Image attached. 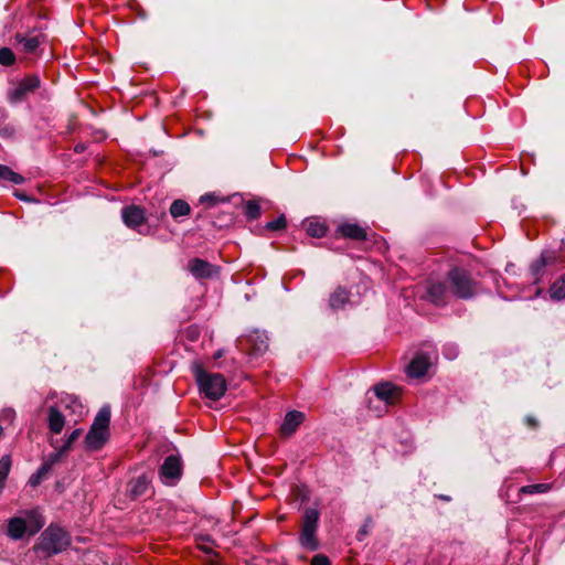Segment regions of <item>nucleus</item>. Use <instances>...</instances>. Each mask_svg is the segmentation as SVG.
<instances>
[{"label":"nucleus","instance_id":"6ab92c4d","mask_svg":"<svg viewBox=\"0 0 565 565\" xmlns=\"http://www.w3.org/2000/svg\"><path fill=\"white\" fill-rule=\"evenodd\" d=\"M349 302V292L342 287H338L329 298V307L332 310L343 309Z\"/></svg>","mask_w":565,"mask_h":565},{"label":"nucleus","instance_id":"7ed1b4c3","mask_svg":"<svg viewBox=\"0 0 565 565\" xmlns=\"http://www.w3.org/2000/svg\"><path fill=\"white\" fill-rule=\"evenodd\" d=\"M110 407L103 406L96 414L94 422L85 436V447L87 450L97 451L107 443L110 431Z\"/></svg>","mask_w":565,"mask_h":565},{"label":"nucleus","instance_id":"a878e982","mask_svg":"<svg viewBox=\"0 0 565 565\" xmlns=\"http://www.w3.org/2000/svg\"><path fill=\"white\" fill-rule=\"evenodd\" d=\"M327 232V227L324 224L318 222V221H309L307 225V233L311 237L320 238L324 236Z\"/></svg>","mask_w":565,"mask_h":565},{"label":"nucleus","instance_id":"20e7f679","mask_svg":"<svg viewBox=\"0 0 565 565\" xmlns=\"http://www.w3.org/2000/svg\"><path fill=\"white\" fill-rule=\"evenodd\" d=\"M24 518L14 516L8 521L7 534L12 540H21L25 534L35 535L45 524L39 509L24 512Z\"/></svg>","mask_w":565,"mask_h":565},{"label":"nucleus","instance_id":"423d86ee","mask_svg":"<svg viewBox=\"0 0 565 565\" xmlns=\"http://www.w3.org/2000/svg\"><path fill=\"white\" fill-rule=\"evenodd\" d=\"M319 518L320 513L315 508H307L303 512L299 543L308 551H316L319 547L317 540Z\"/></svg>","mask_w":565,"mask_h":565},{"label":"nucleus","instance_id":"f704fd0d","mask_svg":"<svg viewBox=\"0 0 565 565\" xmlns=\"http://www.w3.org/2000/svg\"><path fill=\"white\" fill-rule=\"evenodd\" d=\"M370 388L381 390V388H398V387L395 384H393L392 382L381 381V382H377V383L373 384L372 386H370Z\"/></svg>","mask_w":565,"mask_h":565},{"label":"nucleus","instance_id":"aec40b11","mask_svg":"<svg viewBox=\"0 0 565 565\" xmlns=\"http://www.w3.org/2000/svg\"><path fill=\"white\" fill-rule=\"evenodd\" d=\"M17 41L22 44L23 51L26 53H33L39 45L44 41V35H29L22 36L20 34L17 35Z\"/></svg>","mask_w":565,"mask_h":565},{"label":"nucleus","instance_id":"0eeeda50","mask_svg":"<svg viewBox=\"0 0 565 565\" xmlns=\"http://www.w3.org/2000/svg\"><path fill=\"white\" fill-rule=\"evenodd\" d=\"M403 391H366L369 409L376 417L384 415L388 407L396 404L402 397Z\"/></svg>","mask_w":565,"mask_h":565},{"label":"nucleus","instance_id":"79ce46f5","mask_svg":"<svg viewBox=\"0 0 565 565\" xmlns=\"http://www.w3.org/2000/svg\"><path fill=\"white\" fill-rule=\"evenodd\" d=\"M234 380L232 379L231 382H230V385H233V386H239L242 385L241 382H233Z\"/></svg>","mask_w":565,"mask_h":565},{"label":"nucleus","instance_id":"f8f14e48","mask_svg":"<svg viewBox=\"0 0 565 565\" xmlns=\"http://www.w3.org/2000/svg\"><path fill=\"white\" fill-rule=\"evenodd\" d=\"M182 475V461L179 456H168L160 467V477L166 484H174Z\"/></svg>","mask_w":565,"mask_h":565},{"label":"nucleus","instance_id":"9b49d317","mask_svg":"<svg viewBox=\"0 0 565 565\" xmlns=\"http://www.w3.org/2000/svg\"><path fill=\"white\" fill-rule=\"evenodd\" d=\"M41 85V79L36 74L25 76L14 88L8 92V99L10 103H20L23 98L38 89Z\"/></svg>","mask_w":565,"mask_h":565},{"label":"nucleus","instance_id":"37998d69","mask_svg":"<svg viewBox=\"0 0 565 565\" xmlns=\"http://www.w3.org/2000/svg\"><path fill=\"white\" fill-rule=\"evenodd\" d=\"M512 268H513V264H509V265L507 266L505 270L509 273L510 270H512Z\"/></svg>","mask_w":565,"mask_h":565},{"label":"nucleus","instance_id":"e433bc0d","mask_svg":"<svg viewBox=\"0 0 565 565\" xmlns=\"http://www.w3.org/2000/svg\"><path fill=\"white\" fill-rule=\"evenodd\" d=\"M216 202V199L214 194L212 193H205L200 198V203H207L210 205H214Z\"/></svg>","mask_w":565,"mask_h":565},{"label":"nucleus","instance_id":"72a5a7b5","mask_svg":"<svg viewBox=\"0 0 565 565\" xmlns=\"http://www.w3.org/2000/svg\"><path fill=\"white\" fill-rule=\"evenodd\" d=\"M310 565H331V562L328 556L317 554L311 558Z\"/></svg>","mask_w":565,"mask_h":565},{"label":"nucleus","instance_id":"6e6552de","mask_svg":"<svg viewBox=\"0 0 565 565\" xmlns=\"http://www.w3.org/2000/svg\"><path fill=\"white\" fill-rule=\"evenodd\" d=\"M191 373L198 388H227V382L222 374L210 372L198 362L191 365Z\"/></svg>","mask_w":565,"mask_h":565},{"label":"nucleus","instance_id":"bb28decb","mask_svg":"<svg viewBox=\"0 0 565 565\" xmlns=\"http://www.w3.org/2000/svg\"><path fill=\"white\" fill-rule=\"evenodd\" d=\"M82 433L83 430L81 428L74 429L64 440L63 445L57 448L58 454L62 455L67 452L72 448V445L79 438Z\"/></svg>","mask_w":565,"mask_h":565},{"label":"nucleus","instance_id":"58836bf2","mask_svg":"<svg viewBox=\"0 0 565 565\" xmlns=\"http://www.w3.org/2000/svg\"><path fill=\"white\" fill-rule=\"evenodd\" d=\"M15 196L21 200V201H30V199L28 198V195H25L24 193H19L17 192L15 193Z\"/></svg>","mask_w":565,"mask_h":565},{"label":"nucleus","instance_id":"f03ea898","mask_svg":"<svg viewBox=\"0 0 565 565\" xmlns=\"http://www.w3.org/2000/svg\"><path fill=\"white\" fill-rule=\"evenodd\" d=\"M446 277L451 296L458 299L470 300L481 292V284L462 267H452Z\"/></svg>","mask_w":565,"mask_h":565},{"label":"nucleus","instance_id":"ddd939ff","mask_svg":"<svg viewBox=\"0 0 565 565\" xmlns=\"http://www.w3.org/2000/svg\"><path fill=\"white\" fill-rule=\"evenodd\" d=\"M249 355L258 358L263 355L269 345V338L265 331L253 330L246 335Z\"/></svg>","mask_w":565,"mask_h":565},{"label":"nucleus","instance_id":"1a4fd4ad","mask_svg":"<svg viewBox=\"0 0 565 565\" xmlns=\"http://www.w3.org/2000/svg\"><path fill=\"white\" fill-rule=\"evenodd\" d=\"M186 269L196 280L217 278L221 270L218 266L199 257L191 258Z\"/></svg>","mask_w":565,"mask_h":565},{"label":"nucleus","instance_id":"473e14b6","mask_svg":"<svg viewBox=\"0 0 565 565\" xmlns=\"http://www.w3.org/2000/svg\"><path fill=\"white\" fill-rule=\"evenodd\" d=\"M47 471V468L45 466L41 467L36 473H34L33 476H31L30 480H29V483L32 486V487H36L41 480H42V477L46 473Z\"/></svg>","mask_w":565,"mask_h":565},{"label":"nucleus","instance_id":"a19ab883","mask_svg":"<svg viewBox=\"0 0 565 565\" xmlns=\"http://www.w3.org/2000/svg\"><path fill=\"white\" fill-rule=\"evenodd\" d=\"M222 355H223V350H218V351H216V352H215L214 358H215V359H218V358H221Z\"/></svg>","mask_w":565,"mask_h":565},{"label":"nucleus","instance_id":"4be33fe9","mask_svg":"<svg viewBox=\"0 0 565 565\" xmlns=\"http://www.w3.org/2000/svg\"><path fill=\"white\" fill-rule=\"evenodd\" d=\"M149 488V482L145 476L138 477L130 481L129 483V493L130 497L136 499L146 494Z\"/></svg>","mask_w":565,"mask_h":565},{"label":"nucleus","instance_id":"412c9836","mask_svg":"<svg viewBox=\"0 0 565 565\" xmlns=\"http://www.w3.org/2000/svg\"><path fill=\"white\" fill-rule=\"evenodd\" d=\"M199 396L209 407L218 408L217 403L225 397L226 391H198Z\"/></svg>","mask_w":565,"mask_h":565},{"label":"nucleus","instance_id":"cd10ccee","mask_svg":"<svg viewBox=\"0 0 565 565\" xmlns=\"http://www.w3.org/2000/svg\"><path fill=\"white\" fill-rule=\"evenodd\" d=\"M551 486L547 483H536V484H529L524 486L520 489L521 493L524 494H535V493H545L550 491Z\"/></svg>","mask_w":565,"mask_h":565},{"label":"nucleus","instance_id":"c85d7f7f","mask_svg":"<svg viewBox=\"0 0 565 565\" xmlns=\"http://www.w3.org/2000/svg\"><path fill=\"white\" fill-rule=\"evenodd\" d=\"M245 216L250 221L260 216V206L256 201H248L245 204Z\"/></svg>","mask_w":565,"mask_h":565},{"label":"nucleus","instance_id":"c9c22d12","mask_svg":"<svg viewBox=\"0 0 565 565\" xmlns=\"http://www.w3.org/2000/svg\"><path fill=\"white\" fill-rule=\"evenodd\" d=\"M371 526H372V521L369 519V520H366L365 524L358 532V539L362 540V537L369 533V530L371 529Z\"/></svg>","mask_w":565,"mask_h":565},{"label":"nucleus","instance_id":"c03bdc74","mask_svg":"<svg viewBox=\"0 0 565 565\" xmlns=\"http://www.w3.org/2000/svg\"><path fill=\"white\" fill-rule=\"evenodd\" d=\"M440 498H441V499H444V500H449V498H448V497H446V495H443V497H440Z\"/></svg>","mask_w":565,"mask_h":565},{"label":"nucleus","instance_id":"c756f323","mask_svg":"<svg viewBox=\"0 0 565 565\" xmlns=\"http://www.w3.org/2000/svg\"><path fill=\"white\" fill-rule=\"evenodd\" d=\"M443 355L449 361L457 359L459 355V347L452 342L446 343L443 347Z\"/></svg>","mask_w":565,"mask_h":565},{"label":"nucleus","instance_id":"2eb2a0df","mask_svg":"<svg viewBox=\"0 0 565 565\" xmlns=\"http://www.w3.org/2000/svg\"><path fill=\"white\" fill-rule=\"evenodd\" d=\"M305 414L299 411H290L285 415V418L280 425L279 433L284 438L291 437L298 427L305 422Z\"/></svg>","mask_w":565,"mask_h":565},{"label":"nucleus","instance_id":"4468645a","mask_svg":"<svg viewBox=\"0 0 565 565\" xmlns=\"http://www.w3.org/2000/svg\"><path fill=\"white\" fill-rule=\"evenodd\" d=\"M121 217L126 226L141 233L139 227L146 222V214L142 207L137 205L125 206L121 210Z\"/></svg>","mask_w":565,"mask_h":565},{"label":"nucleus","instance_id":"4c0bfd02","mask_svg":"<svg viewBox=\"0 0 565 565\" xmlns=\"http://www.w3.org/2000/svg\"><path fill=\"white\" fill-rule=\"evenodd\" d=\"M525 422H526V424L529 425V427H531V428H536V427H537V425H539V424H537V420H536L534 417H532V416H527V417L525 418Z\"/></svg>","mask_w":565,"mask_h":565},{"label":"nucleus","instance_id":"ea45409f","mask_svg":"<svg viewBox=\"0 0 565 565\" xmlns=\"http://www.w3.org/2000/svg\"><path fill=\"white\" fill-rule=\"evenodd\" d=\"M83 150H84V146H83V145H77V146L75 147V151H76V152H82Z\"/></svg>","mask_w":565,"mask_h":565},{"label":"nucleus","instance_id":"b1692460","mask_svg":"<svg viewBox=\"0 0 565 565\" xmlns=\"http://www.w3.org/2000/svg\"><path fill=\"white\" fill-rule=\"evenodd\" d=\"M0 180L12 182L13 184H22L24 178L12 171L9 167L0 164Z\"/></svg>","mask_w":565,"mask_h":565},{"label":"nucleus","instance_id":"5701e85b","mask_svg":"<svg viewBox=\"0 0 565 565\" xmlns=\"http://www.w3.org/2000/svg\"><path fill=\"white\" fill-rule=\"evenodd\" d=\"M190 205L184 200H174L170 206V214L173 218L190 214Z\"/></svg>","mask_w":565,"mask_h":565},{"label":"nucleus","instance_id":"7c9ffc66","mask_svg":"<svg viewBox=\"0 0 565 565\" xmlns=\"http://www.w3.org/2000/svg\"><path fill=\"white\" fill-rule=\"evenodd\" d=\"M15 56L11 49L1 47L0 49V64L4 66H10L14 63Z\"/></svg>","mask_w":565,"mask_h":565},{"label":"nucleus","instance_id":"f3484780","mask_svg":"<svg viewBox=\"0 0 565 565\" xmlns=\"http://www.w3.org/2000/svg\"><path fill=\"white\" fill-rule=\"evenodd\" d=\"M337 232L345 238H351V239H356V241L366 238L365 228H363L362 226H360L356 223H348V222L341 223L338 226Z\"/></svg>","mask_w":565,"mask_h":565},{"label":"nucleus","instance_id":"9d476101","mask_svg":"<svg viewBox=\"0 0 565 565\" xmlns=\"http://www.w3.org/2000/svg\"><path fill=\"white\" fill-rule=\"evenodd\" d=\"M425 288V298L436 306H445L451 297L447 279L445 281L429 280Z\"/></svg>","mask_w":565,"mask_h":565},{"label":"nucleus","instance_id":"dca6fc26","mask_svg":"<svg viewBox=\"0 0 565 565\" xmlns=\"http://www.w3.org/2000/svg\"><path fill=\"white\" fill-rule=\"evenodd\" d=\"M556 256L552 250L542 252L540 258L531 264L530 271L534 279V284H537L544 274V268L554 263Z\"/></svg>","mask_w":565,"mask_h":565},{"label":"nucleus","instance_id":"a211bd4d","mask_svg":"<svg viewBox=\"0 0 565 565\" xmlns=\"http://www.w3.org/2000/svg\"><path fill=\"white\" fill-rule=\"evenodd\" d=\"M47 423L50 431L57 435L64 428L65 417L56 407H50Z\"/></svg>","mask_w":565,"mask_h":565},{"label":"nucleus","instance_id":"39448f33","mask_svg":"<svg viewBox=\"0 0 565 565\" xmlns=\"http://www.w3.org/2000/svg\"><path fill=\"white\" fill-rule=\"evenodd\" d=\"M70 544L68 533L62 527L51 524L42 532L35 550L43 553L44 556H52L66 550Z\"/></svg>","mask_w":565,"mask_h":565},{"label":"nucleus","instance_id":"393cba45","mask_svg":"<svg viewBox=\"0 0 565 565\" xmlns=\"http://www.w3.org/2000/svg\"><path fill=\"white\" fill-rule=\"evenodd\" d=\"M550 296L553 300H563L565 298V275L551 285Z\"/></svg>","mask_w":565,"mask_h":565},{"label":"nucleus","instance_id":"2f4dec72","mask_svg":"<svg viewBox=\"0 0 565 565\" xmlns=\"http://www.w3.org/2000/svg\"><path fill=\"white\" fill-rule=\"evenodd\" d=\"M287 221L285 215H280L276 220L267 222L265 228L268 231H281L286 227Z\"/></svg>","mask_w":565,"mask_h":565},{"label":"nucleus","instance_id":"f257e3e1","mask_svg":"<svg viewBox=\"0 0 565 565\" xmlns=\"http://www.w3.org/2000/svg\"><path fill=\"white\" fill-rule=\"evenodd\" d=\"M437 360L436 347L430 342H425L405 366V373L409 380H425L433 375Z\"/></svg>","mask_w":565,"mask_h":565}]
</instances>
